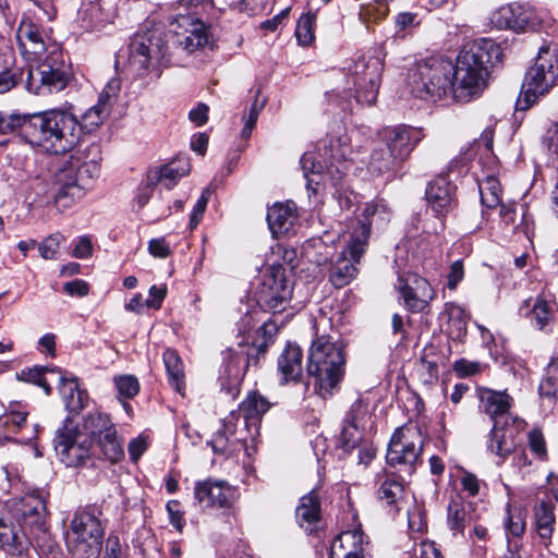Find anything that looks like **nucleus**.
<instances>
[{
	"instance_id": "obj_17",
	"label": "nucleus",
	"mask_w": 558,
	"mask_h": 558,
	"mask_svg": "<svg viewBox=\"0 0 558 558\" xmlns=\"http://www.w3.org/2000/svg\"><path fill=\"white\" fill-rule=\"evenodd\" d=\"M194 497L202 508L230 509L239 493L226 481L206 480L195 484Z\"/></svg>"
},
{
	"instance_id": "obj_50",
	"label": "nucleus",
	"mask_w": 558,
	"mask_h": 558,
	"mask_svg": "<svg viewBox=\"0 0 558 558\" xmlns=\"http://www.w3.org/2000/svg\"><path fill=\"white\" fill-rule=\"evenodd\" d=\"M315 15L306 13L301 15L295 27V37L300 45L308 46L313 43Z\"/></svg>"
},
{
	"instance_id": "obj_47",
	"label": "nucleus",
	"mask_w": 558,
	"mask_h": 558,
	"mask_svg": "<svg viewBox=\"0 0 558 558\" xmlns=\"http://www.w3.org/2000/svg\"><path fill=\"white\" fill-rule=\"evenodd\" d=\"M305 250L308 255L311 254L310 250L314 251L313 257L315 263L318 265L332 262L335 248L332 245H327V241L323 238H313L308 240Z\"/></svg>"
},
{
	"instance_id": "obj_18",
	"label": "nucleus",
	"mask_w": 558,
	"mask_h": 558,
	"mask_svg": "<svg viewBox=\"0 0 558 558\" xmlns=\"http://www.w3.org/2000/svg\"><path fill=\"white\" fill-rule=\"evenodd\" d=\"M387 216L388 213L384 204L371 203L365 205L363 219L357 221V226L354 228L348 242V248L353 259L361 258L366 251L372 225L384 222Z\"/></svg>"
},
{
	"instance_id": "obj_30",
	"label": "nucleus",
	"mask_w": 558,
	"mask_h": 558,
	"mask_svg": "<svg viewBox=\"0 0 558 558\" xmlns=\"http://www.w3.org/2000/svg\"><path fill=\"white\" fill-rule=\"evenodd\" d=\"M554 306L555 303L545 293H542L534 300H525L520 307V312L530 316L535 326L543 330L553 319Z\"/></svg>"
},
{
	"instance_id": "obj_1",
	"label": "nucleus",
	"mask_w": 558,
	"mask_h": 558,
	"mask_svg": "<svg viewBox=\"0 0 558 558\" xmlns=\"http://www.w3.org/2000/svg\"><path fill=\"white\" fill-rule=\"evenodd\" d=\"M17 133L33 147L65 155L73 147L80 128L69 111L52 109L34 114L0 111V134Z\"/></svg>"
},
{
	"instance_id": "obj_25",
	"label": "nucleus",
	"mask_w": 558,
	"mask_h": 558,
	"mask_svg": "<svg viewBox=\"0 0 558 558\" xmlns=\"http://www.w3.org/2000/svg\"><path fill=\"white\" fill-rule=\"evenodd\" d=\"M182 23H189L190 29H185L183 34H177L175 44L182 47L187 52L192 53L206 46H213L210 33L205 23L199 20H194L191 16H182Z\"/></svg>"
},
{
	"instance_id": "obj_9",
	"label": "nucleus",
	"mask_w": 558,
	"mask_h": 558,
	"mask_svg": "<svg viewBox=\"0 0 558 558\" xmlns=\"http://www.w3.org/2000/svg\"><path fill=\"white\" fill-rule=\"evenodd\" d=\"M102 512L95 506L77 509L65 532V543L73 558H96L101 549L105 527Z\"/></svg>"
},
{
	"instance_id": "obj_6",
	"label": "nucleus",
	"mask_w": 558,
	"mask_h": 558,
	"mask_svg": "<svg viewBox=\"0 0 558 558\" xmlns=\"http://www.w3.org/2000/svg\"><path fill=\"white\" fill-rule=\"evenodd\" d=\"M384 63L375 56H360L349 68L348 87L340 93H327L329 101L339 106L342 111H352L353 102L374 105L381 81Z\"/></svg>"
},
{
	"instance_id": "obj_56",
	"label": "nucleus",
	"mask_w": 558,
	"mask_h": 558,
	"mask_svg": "<svg viewBox=\"0 0 558 558\" xmlns=\"http://www.w3.org/2000/svg\"><path fill=\"white\" fill-rule=\"evenodd\" d=\"M487 184H489V186L486 187L487 191H485L483 187H480L481 199L485 206L494 208L498 206L501 201L499 195V189L495 180H488Z\"/></svg>"
},
{
	"instance_id": "obj_42",
	"label": "nucleus",
	"mask_w": 558,
	"mask_h": 558,
	"mask_svg": "<svg viewBox=\"0 0 558 558\" xmlns=\"http://www.w3.org/2000/svg\"><path fill=\"white\" fill-rule=\"evenodd\" d=\"M48 373H59L60 375H62L61 369L59 368H54L51 366L35 365L33 367L23 368L21 372L16 373L15 377L19 381L33 384L43 388L45 393L49 396L52 389L46 379V374Z\"/></svg>"
},
{
	"instance_id": "obj_40",
	"label": "nucleus",
	"mask_w": 558,
	"mask_h": 558,
	"mask_svg": "<svg viewBox=\"0 0 558 558\" xmlns=\"http://www.w3.org/2000/svg\"><path fill=\"white\" fill-rule=\"evenodd\" d=\"M448 316V332L454 340H462L468 330V315L464 308L456 303H446L445 312Z\"/></svg>"
},
{
	"instance_id": "obj_11",
	"label": "nucleus",
	"mask_w": 558,
	"mask_h": 558,
	"mask_svg": "<svg viewBox=\"0 0 558 558\" xmlns=\"http://www.w3.org/2000/svg\"><path fill=\"white\" fill-rule=\"evenodd\" d=\"M558 77V50L545 45L538 50L534 64L526 71L517 99L518 110H527L554 86Z\"/></svg>"
},
{
	"instance_id": "obj_62",
	"label": "nucleus",
	"mask_w": 558,
	"mask_h": 558,
	"mask_svg": "<svg viewBox=\"0 0 558 558\" xmlns=\"http://www.w3.org/2000/svg\"><path fill=\"white\" fill-rule=\"evenodd\" d=\"M542 144L547 150H551L558 144V124L556 122H548L545 133L542 136Z\"/></svg>"
},
{
	"instance_id": "obj_24",
	"label": "nucleus",
	"mask_w": 558,
	"mask_h": 558,
	"mask_svg": "<svg viewBox=\"0 0 558 558\" xmlns=\"http://www.w3.org/2000/svg\"><path fill=\"white\" fill-rule=\"evenodd\" d=\"M454 186L446 177H438L426 189L425 197L437 216H446L453 207Z\"/></svg>"
},
{
	"instance_id": "obj_4",
	"label": "nucleus",
	"mask_w": 558,
	"mask_h": 558,
	"mask_svg": "<svg viewBox=\"0 0 558 558\" xmlns=\"http://www.w3.org/2000/svg\"><path fill=\"white\" fill-rule=\"evenodd\" d=\"M100 150L90 145L63 158L53 174L57 187L54 202L58 206L70 207L81 199L100 174Z\"/></svg>"
},
{
	"instance_id": "obj_16",
	"label": "nucleus",
	"mask_w": 558,
	"mask_h": 558,
	"mask_svg": "<svg viewBox=\"0 0 558 558\" xmlns=\"http://www.w3.org/2000/svg\"><path fill=\"white\" fill-rule=\"evenodd\" d=\"M83 429L87 433L92 446L99 447L105 458L111 463L119 462L124 457L121 441L117 436V430L110 421H81Z\"/></svg>"
},
{
	"instance_id": "obj_8",
	"label": "nucleus",
	"mask_w": 558,
	"mask_h": 558,
	"mask_svg": "<svg viewBox=\"0 0 558 558\" xmlns=\"http://www.w3.org/2000/svg\"><path fill=\"white\" fill-rule=\"evenodd\" d=\"M342 349L327 337H317L308 350L307 375L314 380L316 392L322 397L330 395L344 373Z\"/></svg>"
},
{
	"instance_id": "obj_37",
	"label": "nucleus",
	"mask_w": 558,
	"mask_h": 558,
	"mask_svg": "<svg viewBox=\"0 0 558 558\" xmlns=\"http://www.w3.org/2000/svg\"><path fill=\"white\" fill-rule=\"evenodd\" d=\"M489 449L499 457H507L514 449V441L508 432V421H494L489 435Z\"/></svg>"
},
{
	"instance_id": "obj_34",
	"label": "nucleus",
	"mask_w": 558,
	"mask_h": 558,
	"mask_svg": "<svg viewBox=\"0 0 558 558\" xmlns=\"http://www.w3.org/2000/svg\"><path fill=\"white\" fill-rule=\"evenodd\" d=\"M505 511L504 527L506 531L508 546H512L510 537L520 538L525 533L526 512L523 507L510 502L506 505Z\"/></svg>"
},
{
	"instance_id": "obj_44",
	"label": "nucleus",
	"mask_w": 558,
	"mask_h": 558,
	"mask_svg": "<svg viewBox=\"0 0 558 558\" xmlns=\"http://www.w3.org/2000/svg\"><path fill=\"white\" fill-rule=\"evenodd\" d=\"M534 519L538 536L549 541L555 525L554 506L550 502L541 501L534 510Z\"/></svg>"
},
{
	"instance_id": "obj_20",
	"label": "nucleus",
	"mask_w": 558,
	"mask_h": 558,
	"mask_svg": "<svg viewBox=\"0 0 558 558\" xmlns=\"http://www.w3.org/2000/svg\"><path fill=\"white\" fill-rule=\"evenodd\" d=\"M381 137L384 144L401 162L411 155L416 145L422 141L423 134L418 129L399 125L385 130Z\"/></svg>"
},
{
	"instance_id": "obj_28",
	"label": "nucleus",
	"mask_w": 558,
	"mask_h": 558,
	"mask_svg": "<svg viewBox=\"0 0 558 558\" xmlns=\"http://www.w3.org/2000/svg\"><path fill=\"white\" fill-rule=\"evenodd\" d=\"M364 534L361 529L342 531L332 542L330 558L336 556H366Z\"/></svg>"
},
{
	"instance_id": "obj_55",
	"label": "nucleus",
	"mask_w": 558,
	"mask_h": 558,
	"mask_svg": "<svg viewBox=\"0 0 558 558\" xmlns=\"http://www.w3.org/2000/svg\"><path fill=\"white\" fill-rule=\"evenodd\" d=\"M465 510L462 505L452 502L448 506V524L454 532L463 530L465 520Z\"/></svg>"
},
{
	"instance_id": "obj_43",
	"label": "nucleus",
	"mask_w": 558,
	"mask_h": 558,
	"mask_svg": "<svg viewBox=\"0 0 558 558\" xmlns=\"http://www.w3.org/2000/svg\"><path fill=\"white\" fill-rule=\"evenodd\" d=\"M109 112L110 111L106 106L96 104L95 106L90 107L83 114L82 122H80L73 113L69 112L75 119V121L80 128V134L77 136V141L69 151H71L80 143L84 132L90 133L95 129H97L104 122V120L109 116Z\"/></svg>"
},
{
	"instance_id": "obj_12",
	"label": "nucleus",
	"mask_w": 558,
	"mask_h": 558,
	"mask_svg": "<svg viewBox=\"0 0 558 558\" xmlns=\"http://www.w3.org/2000/svg\"><path fill=\"white\" fill-rule=\"evenodd\" d=\"M423 446L422 428L417 421H409L392 434L386 454L387 463L399 472L411 475L422 463Z\"/></svg>"
},
{
	"instance_id": "obj_61",
	"label": "nucleus",
	"mask_w": 558,
	"mask_h": 558,
	"mask_svg": "<svg viewBox=\"0 0 558 558\" xmlns=\"http://www.w3.org/2000/svg\"><path fill=\"white\" fill-rule=\"evenodd\" d=\"M461 487L469 496L475 497L480 493L481 481L471 472H464L460 478Z\"/></svg>"
},
{
	"instance_id": "obj_2",
	"label": "nucleus",
	"mask_w": 558,
	"mask_h": 558,
	"mask_svg": "<svg viewBox=\"0 0 558 558\" xmlns=\"http://www.w3.org/2000/svg\"><path fill=\"white\" fill-rule=\"evenodd\" d=\"M16 40L23 56L47 57L27 71L26 88L35 95H48L65 88L69 74L60 47L49 44V37L31 16L23 15L16 31Z\"/></svg>"
},
{
	"instance_id": "obj_63",
	"label": "nucleus",
	"mask_w": 558,
	"mask_h": 558,
	"mask_svg": "<svg viewBox=\"0 0 558 558\" xmlns=\"http://www.w3.org/2000/svg\"><path fill=\"white\" fill-rule=\"evenodd\" d=\"M374 405H371L364 400H356L350 409V418H364L365 416L376 415L373 411Z\"/></svg>"
},
{
	"instance_id": "obj_39",
	"label": "nucleus",
	"mask_w": 558,
	"mask_h": 558,
	"mask_svg": "<svg viewBox=\"0 0 558 558\" xmlns=\"http://www.w3.org/2000/svg\"><path fill=\"white\" fill-rule=\"evenodd\" d=\"M492 21L495 26L500 29L514 31L522 28L525 23L522 8L518 3L500 7L496 12H494Z\"/></svg>"
},
{
	"instance_id": "obj_31",
	"label": "nucleus",
	"mask_w": 558,
	"mask_h": 558,
	"mask_svg": "<svg viewBox=\"0 0 558 558\" xmlns=\"http://www.w3.org/2000/svg\"><path fill=\"white\" fill-rule=\"evenodd\" d=\"M295 519L305 531L313 532L316 530L320 520V500L314 490L300 499L295 509Z\"/></svg>"
},
{
	"instance_id": "obj_15",
	"label": "nucleus",
	"mask_w": 558,
	"mask_h": 558,
	"mask_svg": "<svg viewBox=\"0 0 558 558\" xmlns=\"http://www.w3.org/2000/svg\"><path fill=\"white\" fill-rule=\"evenodd\" d=\"M291 294L292 290L287 282L284 269L271 267L264 272L255 298L260 308L277 313L286 308Z\"/></svg>"
},
{
	"instance_id": "obj_3",
	"label": "nucleus",
	"mask_w": 558,
	"mask_h": 558,
	"mask_svg": "<svg viewBox=\"0 0 558 558\" xmlns=\"http://www.w3.org/2000/svg\"><path fill=\"white\" fill-rule=\"evenodd\" d=\"M500 48L493 40L477 38L466 41L452 71L451 95L458 102L478 97L487 85L488 68L498 60Z\"/></svg>"
},
{
	"instance_id": "obj_32",
	"label": "nucleus",
	"mask_w": 558,
	"mask_h": 558,
	"mask_svg": "<svg viewBox=\"0 0 558 558\" xmlns=\"http://www.w3.org/2000/svg\"><path fill=\"white\" fill-rule=\"evenodd\" d=\"M359 259H353L348 246L340 253L336 264L330 270L329 281L336 288H343L349 284L356 276L357 268L355 264Z\"/></svg>"
},
{
	"instance_id": "obj_23",
	"label": "nucleus",
	"mask_w": 558,
	"mask_h": 558,
	"mask_svg": "<svg viewBox=\"0 0 558 558\" xmlns=\"http://www.w3.org/2000/svg\"><path fill=\"white\" fill-rule=\"evenodd\" d=\"M476 393L484 412L492 418L511 416L513 414L514 399L507 390L477 387Z\"/></svg>"
},
{
	"instance_id": "obj_27",
	"label": "nucleus",
	"mask_w": 558,
	"mask_h": 558,
	"mask_svg": "<svg viewBox=\"0 0 558 558\" xmlns=\"http://www.w3.org/2000/svg\"><path fill=\"white\" fill-rule=\"evenodd\" d=\"M59 389L66 411L77 416L87 407L89 397L86 390L81 389L77 377L59 376Z\"/></svg>"
},
{
	"instance_id": "obj_14",
	"label": "nucleus",
	"mask_w": 558,
	"mask_h": 558,
	"mask_svg": "<svg viewBox=\"0 0 558 558\" xmlns=\"http://www.w3.org/2000/svg\"><path fill=\"white\" fill-rule=\"evenodd\" d=\"M92 440L83 429L81 421H64L58 428L54 449L62 463L66 466H78L90 457Z\"/></svg>"
},
{
	"instance_id": "obj_51",
	"label": "nucleus",
	"mask_w": 558,
	"mask_h": 558,
	"mask_svg": "<svg viewBox=\"0 0 558 558\" xmlns=\"http://www.w3.org/2000/svg\"><path fill=\"white\" fill-rule=\"evenodd\" d=\"M22 66L12 65L0 71V94H5L15 88L23 80Z\"/></svg>"
},
{
	"instance_id": "obj_45",
	"label": "nucleus",
	"mask_w": 558,
	"mask_h": 558,
	"mask_svg": "<svg viewBox=\"0 0 558 558\" xmlns=\"http://www.w3.org/2000/svg\"><path fill=\"white\" fill-rule=\"evenodd\" d=\"M397 162H400L398 158L381 142L371 154L368 170L373 173L381 174L390 171Z\"/></svg>"
},
{
	"instance_id": "obj_5",
	"label": "nucleus",
	"mask_w": 558,
	"mask_h": 558,
	"mask_svg": "<svg viewBox=\"0 0 558 558\" xmlns=\"http://www.w3.org/2000/svg\"><path fill=\"white\" fill-rule=\"evenodd\" d=\"M129 49L130 64L141 77L151 74L158 78L171 64L168 34L165 26L154 20L143 23L131 38Z\"/></svg>"
},
{
	"instance_id": "obj_52",
	"label": "nucleus",
	"mask_w": 558,
	"mask_h": 558,
	"mask_svg": "<svg viewBox=\"0 0 558 558\" xmlns=\"http://www.w3.org/2000/svg\"><path fill=\"white\" fill-rule=\"evenodd\" d=\"M487 367V364H484L478 361L459 359L453 363L452 369L458 377L466 378L484 373Z\"/></svg>"
},
{
	"instance_id": "obj_29",
	"label": "nucleus",
	"mask_w": 558,
	"mask_h": 558,
	"mask_svg": "<svg viewBox=\"0 0 558 558\" xmlns=\"http://www.w3.org/2000/svg\"><path fill=\"white\" fill-rule=\"evenodd\" d=\"M296 220L298 215L293 203L275 204L267 211L268 227L276 238L289 233Z\"/></svg>"
},
{
	"instance_id": "obj_10",
	"label": "nucleus",
	"mask_w": 558,
	"mask_h": 558,
	"mask_svg": "<svg viewBox=\"0 0 558 558\" xmlns=\"http://www.w3.org/2000/svg\"><path fill=\"white\" fill-rule=\"evenodd\" d=\"M453 64L451 61L432 57L416 63L408 72L411 93L421 99L437 100L451 93Z\"/></svg>"
},
{
	"instance_id": "obj_19",
	"label": "nucleus",
	"mask_w": 558,
	"mask_h": 558,
	"mask_svg": "<svg viewBox=\"0 0 558 558\" xmlns=\"http://www.w3.org/2000/svg\"><path fill=\"white\" fill-rule=\"evenodd\" d=\"M404 306L412 312H423L429 302L435 298V292L429 282L416 275L410 276L407 280L398 279L397 286Z\"/></svg>"
},
{
	"instance_id": "obj_46",
	"label": "nucleus",
	"mask_w": 558,
	"mask_h": 558,
	"mask_svg": "<svg viewBox=\"0 0 558 558\" xmlns=\"http://www.w3.org/2000/svg\"><path fill=\"white\" fill-rule=\"evenodd\" d=\"M235 432V421H219V427L213 434L211 438L206 439L214 451L223 452L227 448L228 438Z\"/></svg>"
},
{
	"instance_id": "obj_13",
	"label": "nucleus",
	"mask_w": 558,
	"mask_h": 558,
	"mask_svg": "<svg viewBox=\"0 0 558 558\" xmlns=\"http://www.w3.org/2000/svg\"><path fill=\"white\" fill-rule=\"evenodd\" d=\"M269 325L264 323L257 333L262 332L264 340L259 343L239 342L236 348L229 349L226 356V369L228 375L233 378L232 387L227 389V393L234 398L239 393V381L251 367H257L259 360L265 356L269 340L265 338Z\"/></svg>"
},
{
	"instance_id": "obj_60",
	"label": "nucleus",
	"mask_w": 558,
	"mask_h": 558,
	"mask_svg": "<svg viewBox=\"0 0 558 558\" xmlns=\"http://www.w3.org/2000/svg\"><path fill=\"white\" fill-rule=\"evenodd\" d=\"M148 252L157 258H166L171 254L170 246L165 238L151 239L148 242Z\"/></svg>"
},
{
	"instance_id": "obj_58",
	"label": "nucleus",
	"mask_w": 558,
	"mask_h": 558,
	"mask_svg": "<svg viewBox=\"0 0 558 558\" xmlns=\"http://www.w3.org/2000/svg\"><path fill=\"white\" fill-rule=\"evenodd\" d=\"M148 447V437L140 435L133 438L128 446L130 458L133 462H136Z\"/></svg>"
},
{
	"instance_id": "obj_35",
	"label": "nucleus",
	"mask_w": 558,
	"mask_h": 558,
	"mask_svg": "<svg viewBox=\"0 0 558 558\" xmlns=\"http://www.w3.org/2000/svg\"><path fill=\"white\" fill-rule=\"evenodd\" d=\"M22 517L32 524L41 525L46 517V501L41 493L32 492L22 497L19 508Z\"/></svg>"
},
{
	"instance_id": "obj_22",
	"label": "nucleus",
	"mask_w": 558,
	"mask_h": 558,
	"mask_svg": "<svg viewBox=\"0 0 558 558\" xmlns=\"http://www.w3.org/2000/svg\"><path fill=\"white\" fill-rule=\"evenodd\" d=\"M31 541L19 523L0 518V549L7 555L22 557L27 554Z\"/></svg>"
},
{
	"instance_id": "obj_7",
	"label": "nucleus",
	"mask_w": 558,
	"mask_h": 558,
	"mask_svg": "<svg viewBox=\"0 0 558 558\" xmlns=\"http://www.w3.org/2000/svg\"><path fill=\"white\" fill-rule=\"evenodd\" d=\"M351 141L347 133L331 137L318 149V157L313 153H305L301 157V166L307 186L319 185L329 181L338 184L349 170V156L351 155Z\"/></svg>"
},
{
	"instance_id": "obj_26",
	"label": "nucleus",
	"mask_w": 558,
	"mask_h": 558,
	"mask_svg": "<svg viewBox=\"0 0 558 558\" xmlns=\"http://www.w3.org/2000/svg\"><path fill=\"white\" fill-rule=\"evenodd\" d=\"M277 365L281 383H298L303 376L302 349L295 343H288L278 356Z\"/></svg>"
},
{
	"instance_id": "obj_53",
	"label": "nucleus",
	"mask_w": 558,
	"mask_h": 558,
	"mask_svg": "<svg viewBox=\"0 0 558 558\" xmlns=\"http://www.w3.org/2000/svg\"><path fill=\"white\" fill-rule=\"evenodd\" d=\"M114 385L120 398H134L140 391V383L132 375H121L114 378Z\"/></svg>"
},
{
	"instance_id": "obj_54",
	"label": "nucleus",
	"mask_w": 558,
	"mask_h": 558,
	"mask_svg": "<svg viewBox=\"0 0 558 558\" xmlns=\"http://www.w3.org/2000/svg\"><path fill=\"white\" fill-rule=\"evenodd\" d=\"M63 236L60 233L51 234L47 236L41 243L38 245L39 254L45 259H53L56 258V254L60 246Z\"/></svg>"
},
{
	"instance_id": "obj_33",
	"label": "nucleus",
	"mask_w": 558,
	"mask_h": 558,
	"mask_svg": "<svg viewBox=\"0 0 558 558\" xmlns=\"http://www.w3.org/2000/svg\"><path fill=\"white\" fill-rule=\"evenodd\" d=\"M538 392L542 399L546 400L547 408L554 407L558 393V353H554L545 368L539 383ZM545 407V404H542Z\"/></svg>"
},
{
	"instance_id": "obj_36",
	"label": "nucleus",
	"mask_w": 558,
	"mask_h": 558,
	"mask_svg": "<svg viewBox=\"0 0 558 558\" xmlns=\"http://www.w3.org/2000/svg\"><path fill=\"white\" fill-rule=\"evenodd\" d=\"M162 359L169 384L178 393L183 396L185 390V374L181 357L175 350L167 349L162 354Z\"/></svg>"
},
{
	"instance_id": "obj_21",
	"label": "nucleus",
	"mask_w": 558,
	"mask_h": 558,
	"mask_svg": "<svg viewBox=\"0 0 558 558\" xmlns=\"http://www.w3.org/2000/svg\"><path fill=\"white\" fill-rule=\"evenodd\" d=\"M191 165L186 157H179L172 161L151 168L147 172V187L153 189L157 184H163L168 190L172 189L177 182L190 173Z\"/></svg>"
},
{
	"instance_id": "obj_57",
	"label": "nucleus",
	"mask_w": 558,
	"mask_h": 558,
	"mask_svg": "<svg viewBox=\"0 0 558 558\" xmlns=\"http://www.w3.org/2000/svg\"><path fill=\"white\" fill-rule=\"evenodd\" d=\"M119 90L120 81L118 78L110 80L100 93L97 105L106 106L110 110L111 99L117 96Z\"/></svg>"
},
{
	"instance_id": "obj_41",
	"label": "nucleus",
	"mask_w": 558,
	"mask_h": 558,
	"mask_svg": "<svg viewBox=\"0 0 558 558\" xmlns=\"http://www.w3.org/2000/svg\"><path fill=\"white\" fill-rule=\"evenodd\" d=\"M274 404L264 396L254 391L250 392L239 405V417L260 418Z\"/></svg>"
},
{
	"instance_id": "obj_64",
	"label": "nucleus",
	"mask_w": 558,
	"mask_h": 558,
	"mask_svg": "<svg viewBox=\"0 0 558 558\" xmlns=\"http://www.w3.org/2000/svg\"><path fill=\"white\" fill-rule=\"evenodd\" d=\"M93 254V244L89 238L87 236H80L77 239V242L75 243L72 255L75 258L84 259Z\"/></svg>"
},
{
	"instance_id": "obj_59",
	"label": "nucleus",
	"mask_w": 558,
	"mask_h": 558,
	"mask_svg": "<svg viewBox=\"0 0 558 558\" xmlns=\"http://www.w3.org/2000/svg\"><path fill=\"white\" fill-rule=\"evenodd\" d=\"M464 278V267L462 259H457L450 265V270L448 274V282L447 287L450 290H456L458 284Z\"/></svg>"
},
{
	"instance_id": "obj_48",
	"label": "nucleus",
	"mask_w": 558,
	"mask_h": 558,
	"mask_svg": "<svg viewBox=\"0 0 558 558\" xmlns=\"http://www.w3.org/2000/svg\"><path fill=\"white\" fill-rule=\"evenodd\" d=\"M363 429L357 424V421H344L341 427L340 441L344 450L355 448L363 439Z\"/></svg>"
},
{
	"instance_id": "obj_49",
	"label": "nucleus",
	"mask_w": 558,
	"mask_h": 558,
	"mask_svg": "<svg viewBox=\"0 0 558 558\" xmlns=\"http://www.w3.org/2000/svg\"><path fill=\"white\" fill-rule=\"evenodd\" d=\"M500 217L506 225H513L514 232H522L529 240L533 235V226L525 214H522L521 222L515 225V210L512 206L501 205Z\"/></svg>"
},
{
	"instance_id": "obj_38",
	"label": "nucleus",
	"mask_w": 558,
	"mask_h": 558,
	"mask_svg": "<svg viewBox=\"0 0 558 558\" xmlns=\"http://www.w3.org/2000/svg\"><path fill=\"white\" fill-rule=\"evenodd\" d=\"M377 494L380 501L398 512L399 505L404 496V486L397 476L385 475L379 484Z\"/></svg>"
}]
</instances>
